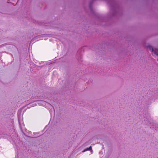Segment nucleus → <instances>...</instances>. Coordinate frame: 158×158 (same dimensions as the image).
<instances>
[{
  "label": "nucleus",
  "mask_w": 158,
  "mask_h": 158,
  "mask_svg": "<svg viewBox=\"0 0 158 158\" xmlns=\"http://www.w3.org/2000/svg\"><path fill=\"white\" fill-rule=\"evenodd\" d=\"M147 48H149V49L150 50H152H152H153V48H152V47L151 46H147Z\"/></svg>",
  "instance_id": "obj_3"
},
{
  "label": "nucleus",
  "mask_w": 158,
  "mask_h": 158,
  "mask_svg": "<svg viewBox=\"0 0 158 158\" xmlns=\"http://www.w3.org/2000/svg\"><path fill=\"white\" fill-rule=\"evenodd\" d=\"M152 52L154 53L155 55H156L158 56V50L157 49H153L152 50Z\"/></svg>",
  "instance_id": "obj_1"
},
{
  "label": "nucleus",
  "mask_w": 158,
  "mask_h": 158,
  "mask_svg": "<svg viewBox=\"0 0 158 158\" xmlns=\"http://www.w3.org/2000/svg\"><path fill=\"white\" fill-rule=\"evenodd\" d=\"M91 150H92V147L91 146H90L89 148H86L82 152H84L86 151Z\"/></svg>",
  "instance_id": "obj_2"
}]
</instances>
